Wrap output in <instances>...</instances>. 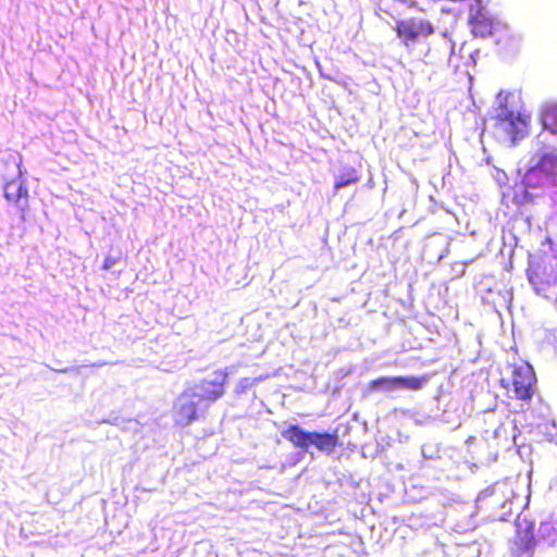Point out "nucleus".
I'll return each mask as SVG.
<instances>
[{
  "mask_svg": "<svg viewBox=\"0 0 557 557\" xmlns=\"http://www.w3.org/2000/svg\"><path fill=\"white\" fill-rule=\"evenodd\" d=\"M535 373L530 364L513 366L509 377L502 379V386L508 395L520 399L530 400L535 392Z\"/></svg>",
  "mask_w": 557,
  "mask_h": 557,
  "instance_id": "nucleus-1",
  "label": "nucleus"
},
{
  "mask_svg": "<svg viewBox=\"0 0 557 557\" xmlns=\"http://www.w3.org/2000/svg\"><path fill=\"white\" fill-rule=\"evenodd\" d=\"M530 126V116L502 109L495 116L494 128L497 135L515 144L523 138Z\"/></svg>",
  "mask_w": 557,
  "mask_h": 557,
  "instance_id": "nucleus-2",
  "label": "nucleus"
},
{
  "mask_svg": "<svg viewBox=\"0 0 557 557\" xmlns=\"http://www.w3.org/2000/svg\"><path fill=\"white\" fill-rule=\"evenodd\" d=\"M515 536L509 542L511 557H533L537 540L534 534L535 524L527 519L521 520L518 515Z\"/></svg>",
  "mask_w": 557,
  "mask_h": 557,
  "instance_id": "nucleus-3",
  "label": "nucleus"
},
{
  "mask_svg": "<svg viewBox=\"0 0 557 557\" xmlns=\"http://www.w3.org/2000/svg\"><path fill=\"white\" fill-rule=\"evenodd\" d=\"M530 284L537 294L548 297L557 287V270L544 260H532L527 270Z\"/></svg>",
  "mask_w": 557,
  "mask_h": 557,
  "instance_id": "nucleus-4",
  "label": "nucleus"
},
{
  "mask_svg": "<svg viewBox=\"0 0 557 557\" xmlns=\"http://www.w3.org/2000/svg\"><path fill=\"white\" fill-rule=\"evenodd\" d=\"M395 30L398 38L405 45H409L432 35L434 27L425 20L407 18L396 22Z\"/></svg>",
  "mask_w": 557,
  "mask_h": 557,
  "instance_id": "nucleus-5",
  "label": "nucleus"
},
{
  "mask_svg": "<svg viewBox=\"0 0 557 557\" xmlns=\"http://www.w3.org/2000/svg\"><path fill=\"white\" fill-rule=\"evenodd\" d=\"M522 184L524 186L525 196L530 200L544 195L547 190L557 185L553 176L545 174L541 169L535 166L527 171Z\"/></svg>",
  "mask_w": 557,
  "mask_h": 557,
  "instance_id": "nucleus-6",
  "label": "nucleus"
},
{
  "mask_svg": "<svg viewBox=\"0 0 557 557\" xmlns=\"http://www.w3.org/2000/svg\"><path fill=\"white\" fill-rule=\"evenodd\" d=\"M227 376L228 374L226 370L218 369L212 372L211 377L201 380V394H198V400L214 403L221 398L225 393Z\"/></svg>",
  "mask_w": 557,
  "mask_h": 557,
  "instance_id": "nucleus-7",
  "label": "nucleus"
},
{
  "mask_svg": "<svg viewBox=\"0 0 557 557\" xmlns=\"http://www.w3.org/2000/svg\"><path fill=\"white\" fill-rule=\"evenodd\" d=\"M198 394L191 391L181 393L175 407V413L183 424H189L199 418L196 398Z\"/></svg>",
  "mask_w": 557,
  "mask_h": 557,
  "instance_id": "nucleus-8",
  "label": "nucleus"
},
{
  "mask_svg": "<svg viewBox=\"0 0 557 557\" xmlns=\"http://www.w3.org/2000/svg\"><path fill=\"white\" fill-rule=\"evenodd\" d=\"M311 433L312 432L305 431L297 424H293L283 430L281 434L283 438L288 441L294 447L308 450L310 447Z\"/></svg>",
  "mask_w": 557,
  "mask_h": 557,
  "instance_id": "nucleus-9",
  "label": "nucleus"
},
{
  "mask_svg": "<svg viewBox=\"0 0 557 557\" xmlns=\"http://www.w3.org/2000/svg\"><path fill=\"white\" fill-rule=\"evenodd\" d=\"M339 438L337 432H312L310 447L314 446L318 450L327 455L333 454L335 448L339 446Z\"/></svg>",
  "mask_w": 557,
  "mask_h": 557,
  "instance_id": "nucleus-10",
  "label": "nucleus"
},
{
  "mask_svg": "<svg viewBox=\"0 0 557 557\" xmlns=\"http://www.w3.org/2000/svg\"><path fill=\"white\" fill-rule=\"evenodd\" d=\"M4 197L23 209L27 206L28 190L21 180H11L4 185Z\"/></svg>",
  "mask_w": 557,
  "mask_h": 557,
  "instance_id": "nucleus-11",
  "label": "nucleus"
},
{
  "mask_svg": "<svg viewBox=\"0 0 557 557\" xmlns=\"http://www.w3.org/2000/svg\"><path fill=\"white\" fill-rule=\"evenodd\" d=\"M537 536V543L543 542L548 546L557 545V517L552 515L546 520L541 521Z\"/></svg>",
  "mask_w": 557,
  "mask_h": 557,
  "instance_id": "nucleus-12",
  "label": "nucleus"
},
{
  "mask_svg": "<svg viewBox=\"0 0 557 557\" xmlns=\"http://www.w3.org/2000/svg\"><path fill=\"white\" fill-rule=\"evenodd\" d=\"M472 33L479 37H487L493 34L494 22L483 12L478 11L470 20Z\"/></svg>",
  "mask_w": 557,
  "mask_h": 557,
  "instance_id": "nucleus-13",
  "label": "nucleus"
},
{
  "mask_svg": "<svg viewBox=\"0 0 557 557\" xmlns=\"http://www.w3.org/2000/svg\"><path fill=\"white\" fill-rule=\"evenodd\" d=\"M534 166L541 169L545 174L553 176V180L557 183V152L542 154Z\"/></svg>",
  "mask_w": 557,
  "mask_h": 557,
  "instance_id": "nucleus-14",
  "label": "nucleus"
},
{
  "mask_svg": "<svg viewBox=\"0 0 557 557\" xmlns=\"http://www.w3.org/2000/svg\"><path fill=\"white\" fill-rule=\"evenodd\" d=\"M429 381V375L423 376H395V388H406L410 391L421 389Z\"/></svg>",
  "mask_w": 557,
  "mask_h": 557,
  "instance_id": "nucleus-15",
  "label": "nucleus"
},
{
  "mask_svg": "<svg viewBox=\"0 0 557 557\" xmlns=\"http://www.w3.org/2000/svg\"><path fill=\"white\" fill-rule=\"evenodd\" d=\"M360 181V175L354 168L345 169L334 183V190L337 191L346 186L355 185Z\"/></svg>",
  "mask_w": 557,
  "mask_h": 557,
  "instance_id": "nucleus-16",
  "label": "nucleus"
},
{
  "mask_svg": "<svg viewBox=\"0 0 557 557\" xmlns=\"http://www.w3.org/2000/svg\"><path fill=\"white\" fill-rule=\"evenodd\" d=\"M544 128L557 134V104L547 106L541 115Z\"/></svg>",
  "mask_w": 557,
  "mask_h": 557,
  "instance_id": "nucleus-17",
  "label": "nucleus"
},
{
  "mask_svg": "<svg viewBox=\"0 0 557 557\" xmlns=\"http://www.w3.org/2000/svg\"><path fill=\"white\" fill-rule=\"evenodd\" d=\"M395 388V376L386 377L381 376L375 380H372L367 385V393H373L382 389H392Z\"/></svg>",
  "mask_w": 557,
  "mask_h": 557,
  "instance_id": "nucleus-18",
  "label": "nucleus"
},
{
  "mask_svg": "<svg viewBox=\"0 0 557 557\" xmlns=\"http://www.w3.org/2000/svg\"><path fill=\"white\" fill-rule=\"evenodd\" d=\"M404 504H416L426 497L424 490H398Z\"/></svg>",
  "mask_w": 557,
  "mask_h": 557,
  "instance_id": "nucleus-19",
  "label": "nucleus"
},
{
  "mask_svg": "<svg viewBox=\"0 0 557 557\" xmlns=\"http://www.w3.org/2000/svg\"><path fill=\"white\" fill-rule=\"evenodd\" d=\"M513 499H506L500 504L502 511L496 513V518L500 521H507L508 517L511 515V506L513 505Z\"/></svg>",
  "mask_w": 557,
  "mask_h": 557,
  "instance_id": "nucleus-20",
  "label": "nucleus"
},
{
  "mask_svg": "<svg viewBox=\"0 0 557 557\" xmlns=\"http://www.w3.org/2000/svg\"><path fill=\"white\" fill-rule=\"evenodd\" d=\"M116 262V259L111 257V256H107L103 260V263H102V269L103 270H110Z\"/></svg>",
  "mask_w": 557,
  "mask_h": 557,
  "instance_id": "nucleus-21",
  "label": "nucleus"
},
{
  "mask_svg": "<svg viewBox=\"0 0 557 557\" xmlns=\"http://www.w3.org/2000/svg\"><path fill=\"white\" fill-rule=\"evenodd\" d=\"M531 469H527L523 473V481L520 482L521 484H524L527 485L528 487H530L531 485Z\"/></svg>",
  "mask_w": 557,
  "mask_h": 557,
  "instance_id": "nucleus-22",
  "label": "nucleus"
},
{
  "mask_svg": "<svg viewBox=\"0 0 557 557\" xmlns=\"http://www.w3.org/2000/svg\"><path fill=\"white\" fill-rule=\"evenodd\" d=\"M525 492H527V494L524 495V497L529 500L532 490L528 488V490H525Z\"/></svg>",
  "mask_w": 557,
  "mask_h": 557,
  "instance_id": "nucleus-23",
  "label": "nucleus"
},
{
  "mask_svg": "<svg viewBox=\"0 0 557 557\" xmlns=\"http://www.w3.org/2000/svg\"><path fill=\"white\" fill-rule=\"evenodd\" d=\"M383 497H387V495H386V494H383V493H380V494H379V498H380V500H381V502L383 500Z\"/></svg>",
  "mask_w": 557,
  "mask_h": 557,
  "instance_id": "nucleus-24",
  "label": "nucleus"
}]
</instances>
